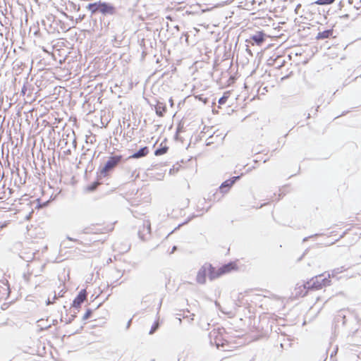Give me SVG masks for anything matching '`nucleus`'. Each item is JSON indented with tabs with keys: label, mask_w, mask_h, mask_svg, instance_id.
I'll return each instance as SVG.
<instances>
[{
	"label": "nucleus",
	"mask_w": 361,
	"mask_h": 361,
	"mask_svg": "<svg viewBox=\"0 0 361 361\" xmlns=\"http://www.w3.org/2000/svg\"><path fill=\"white\" fill-rule=\"evenodd\" d=\"M307 118H310V114H308L307 116Z\"/></svg>",
	"instance_id": "44"
},
{
	"label": "nucleus",
	"mask_w": 361,
	"mask_h": 361,
	"mask_svg": "<svg viewBox=\"0 0 361 361\" xmlns=\"http://www.w3.org/2000/svg\"><path fill=\"white\" fill-rule=\"evenodd\" d=\"M235 267V264L233 262L226 264L219 268V274L222 276L223 274L230 272L231 270L234 269Z\"/></svg>",
	"instance_id": "15"
},
{
	"label": "nucleus",
	"mask_w": 361,
	"mask_h": 361,
	"mask_svg": "<svg viewBox=\"0 0 361 361\" xmlns=\"http://www.w3.org/2000/svg\"><path fill=\"white\" fill-rule=\"evenodd\" d=\"M27 66L20 59H16L13 63V69L16 75L20 74Z\"/></svg>",
	"instance_id": "9"
},
{
	"label": "nucleus",
	"mask_w": 361,
	"mask_h": 361,
	"mask_svg": "<svg viewBox=\"0 0 361 361\" xmlns=\"http://www.w3.org/2000/svg\"><path fill=\"white\" fill-rule=\"evenodd\" d=\"M208 269H212V264H204L198 271L196 281L198 283L204 284L206 282V276L208 274Z\"/></svg>",
	"instance_id": "5"
},
{
	"label": "nucleus",
	"mask_w": 361,
	"mask_h": 361,
	"mask_svg": "<svg viewBox=\"0 0 361 361\" xmlns=\"http://www.w3.org/2000/svg\"><path fill=\"white\" fill-rule=\"evenodd\" d=\"M176 250H177V246L174 245V246L172 247V250H171V251L170 254L173 253Z\"/></svg>",
	"instance_id": "33"
},
{
	"label": "nucleus",
	"mask_w": 361,
	"mask_h": 361,
	"mask_svg": "<svg viewBox=\"0 0 361 361\" xmlns=\"http://www.w3.org/2000/svg\"><path fill=\"white\" fill-rule=\"evenodd\" d=\"M199 99L200 100H202V102H204V104H206L207 102V99L205 98V99H202L200 96L199 97Z\"/></svg>",
	"instance_id": "35"
},
{
	"label": "nucleus",
	"mask_w": 361,
	"mask_h": 361,
	"mask_svg": "<svg viewBox=\"0 0 361 361\" xmlns=\"http://www.w3.org/2000/svg\"><path fill=\"white\" fill-rule=\"evenodd\" d=\"M30 86L27 82L24 83L21 89V94L25 95L28 90V87Z\"/></svg>",
	"instance_id": "26"
},
{
	"label": "nucleus",
	"mask_w": 361,
	"mask_h": 361,
	"mask_svg": "<svg viewBox=\"0 0 361 361\" xmlns=\"http://www.w3.org/2000/svg\"><path fill=\"white\" fill-rule=\"evenodd\" d=\"M76 314H77V312H74V313H73V314H72L71 315V318H68V319H66V320H63V319H64V318H63V317H62L61 318V322L65 321V322H66V324H70V323H71V322L74 320V319L76 317Z\"/></svg>",
	"instance_id": "23"
},
{
	"label": "nucleus",
	"mask_w": 361,
	"mask_h": 361,
	"mask_svg": "<svg viewBox=\"0 0 361 361\" xmlns=\"http://www.w3.org/2000/svg\"><path fill=\"white\" fill-rule=\"evenodd\" d=\"M330 282L331 281L329 280V278L328 276L324 277V274H319L318 276H316L312 278L310 281H307L305 283H304L303 288L306 290L303 294L300 293V295H301L302 296H305L307 293V290L321 289L323 287L329 286Z\"/></svg>",
	"instance_id": "3"
},
{
	"label": "nucleus",
	"mask_w": 361,
	"mask_h": 361,
	"mask_svg": "<svg viewBox=\"0 0 361 361\" xmlns=\"http://www.w3.org/2000/svg\"><path fill=\"white\" fill-rule=\"evenodd\" d=\"M73 144L74 145V147L75 148L76 147V141H75V140H73Z\"/></svg>",
	"instance_id": "42"
},
{
	"label": "nucleus",
	"mask_w": 361,
	"mask_h": 361,
	"mask_svg": "<svg viewBox=\"0 0 361 361\" xmlns=\"http://www.w3.org/2000/svg\"><path fill=\"white\" fill-rule=\"evenodd\" d=\"M116 272H117V276H121L123 275L122 274H121V271H118V270H117Z\"/></svg>",
	"instance_id": "39"
},
{
	"label": "nucleus",
	"mask_w": 361,
	"mask_h": 361,
	"mask_svg": "<svg viewBox=\"0 0 361 361\" xmlns=\"http://www.w3.org/2000/svg\"><path fill=\"white\" fill-rule=\"evenodd\" d=\"M199 99L200 100H202V102H204V104H206L207 102V99L205 98V99H202L200 96L199 97Z\"/></svg>",
	"instance_id": "36"
},
{
	"label": "nucleus",
	"mask_w": 361,
	"mask_h": 361,
	"mask_svg": "<svg viewBox=\"0 0 361 361\" xmlns=\"http://www.w3.org/2000/svg\"><path fill=\"white\" fill-rule=\"evenodd\" d=\"M89 151H90V149H87V152H89ZM87 152H85V153L82 154V155H81V159H85V157H86V156H87Z\"/></svg>",
	"instance_id": "31"
},
{
	"label": "nucleus",
	"mask_w": 361,
	"mask_h": 361,
	"mask_svg": "<svg viewBox=\"0 0 361 361\" xmlns=\"http://www.w3.org/2000/svg\"><path fill=\"white\" fill-rule=\"evenodd\" d=\"M159 327V322H155L151 327V329L149 332V334H153Z\"/></svg>",
	"instance_id": "24"
},
{
	"label": "nucleus",
	"mask_w": 361,
	"mask_h": 361,
	"mask_svg": "<svg viewBox=\"0 0 361 361\" xmlns=\"http://www.w3.org/2000/svg\"><path fill=\"white\" fill-rule=\"evenodd\" d=\"M264 36L265 34L264 32H258L250 37V42H252V44L260 45L265 40Z\"/></svg>",
	"instance_id": "10"
},
{
	"label": "nucleus",
	"mask_w": 361,
	"mask_h": 361,
	"mask_svg": "<svg viewBox=\"0 0 361 361\" xmlns=\"http://www.w3.org/2000/svg\"><path fill=\"white\" fill-rule=\"evenodd\" d=\"M56 294H54V298H53V300H50V298H48V300H47V302H47V305H50V304L54 303V300H56Z\"/></svg>",
	"instance_id": "28"
},
{
	"label": "nucleus",
	"mask_w": 361,
	"mask_h": 361,
	"mask_svg": "<svg viewBox=\"0 0 361 361\" xmlns=\"http://www.w3.org/2000/svg\"><path fill=\"white\" fill-rule=\"evenodd\" d=\"M82 233H88L87 229V228L84 229V230L82 231Z\"/></svg>",
	"instance_id": "41"
},
{
	"label": "nucleus",
	"mask_w": 361,
	"mask_h": 361,
	"mask_svg": "<svg viewBox=\"0 0 361 361\" xmlns=\"http://www.w3.org/2000/svg\"><path fill=\"white\" fill-rule=\"evenodd\" d=\"M331 37H334L333 29H329L322 32H319L315 38L317 40H322L325 39H329Z\"/></svg>",
	"instance_id": "12"
},
{
	"label": "nucleus",
	"mask_w": 361,
	"mask_h": 361,
	"mask_svg": "<svg viewBox=\"0 0 361 361\" xmlns=\"http://www.w3.org/2000/svg\"><path fill=\"white\" fill-rule=\"evenodd\" d=\"M209 337L210 339L211 344H215L217 348L219 347V345H222L223 343H221V333L220 331V329H213L211 331L209 334Z\"/></svg>",
	"instance_id": "7"
},
{
	"label": "nucleus",
	"mask_w": 361,
	"mask_h": 361,
	"mask_svg": "<svg viewBox=\"0 0 361 361\" xmlns=\"http://www.w3.org/2000/svg\"><path fill=\"white\" fill-rule=\"evenodd\" d=\"M305 252L303 253V255L298 259V262H300V260H302V257L305 256Z\"/></svg>",
	"instance_id": "38"
},
{
	"label": "nucleus",
	"mask_w": 361,
	"mask_h": 361,
	"mask_svg": "<svg viewBox=\"0 0 361 361\" xmlns=\"http://www.w3.org/2000/svg\"><path fill=\"white\" fill-rule=\"evenodd\" d=\"M154 109L156 114L159 117H163L167 110L166 104L160 101H157Z\"/></svg>",
	"instance_id": "11"
},
{
	"label": "nucleus",
	"mask_w": 361,
	"mask_h": 361,
	"mask_svg": "<svg viewBox=\"0 0 361 361\" xmlns=\"http://www.w3.org/2000/svg\"><path fill=\"white\" fill-rule=\"evenodd\" d=\"M29 276H30V274L28 275L24 274L23 277L26 281H29Z\"/></svg>",
	"instance_id": "34"
},
{
	"label": "nucleus",
	"mask_w": 361,
	"mask_h": 361,
	"mask_svg": "<svg viewBox=\"0 0 361 361\" xmlns=\"http://www.w3.org/2000/svg\"><path fill=\"white\" fill-rule=\"evenodd\" d=\"M122 160V155L116 154L109 157L104 165L100 167L98 176L102 178L109 176L121 163Z\"/></svg>",
	"instance_id": "2"
},
{
	"label": "nucleus",
	"mask_w": 361,
	"mask_h": 361,
	"mask_svg": "<svg viewBox=\"0 0 361 361\" xmlns=\"http://www.w3.org/2000/svg\"><path fill=\"white\" fill-rule=\"evenodd\" d=\"M318 235H319V234L316 233V234H314V235H310V236H308V237H305V238H303L302 241H303V242H306V241H307L310 238H313V237H316V236H318Z\"/></svg>",
	"instance_id": "29"
},
{
	"label": "nucleus",
	"mask_w": 361,
	"mask_h": 361,
	"mask_svg": "<svg viewBox=\"0 0 361 361\" xmlns=\"http://www.w3.org/2000/svg\"><path fill=\"white\" fill-rule=\"evenodd\" d=\"M169 147H166V146H164V147H159V148H157L155 152H154V154L156 156H160V155H162L165 153H166L167 150H168Z\"/></svg>",
	"instance_id": "18"
},
{
	"label": "nucleus",
	"mask_w": 361,
	"mask_h": 361,
	"mask_svg": "<svg viewBox=\"0 0 361 361\" xmlns=\"http://www.w3.org/2000/svg\"><path fill=\"white\" fill-rule=\"evenodd\" d=\"M183 128V126H181L180 124H179V125H178V128H177V130H176V135H177L179 133L182 132Z\"/></svg>",
	"instance_id": "30"
},
{
	"label": "nucleus",
	"mask_w": 361,
	"mask_h": 361,
	"mask_svg": "<svg viewBox=\"0 0 361 361\" xmlns=\"http://www.w3.org/2000/svg\"><path fill=\"white\" fill-rule=\"evenodd\" d=\"M99 185V183L98 181H94L87 186V190L90 192H93L97 188Z\"/></svg>",
	"instance_id": "21"
},
{
	"label": "nucleus",
	"mask_w": 361,
	"mask_h": 361,
	"mask_svg": "<svg viewBox=\"0 0 361 361\" xmlns=\"http://www.w3.org/2000/svg\"><path fill=\"white\" fill-rule=\"evenodd\" d=\"M67 240H70V241H73V242H76V243H78L80 244H81L82 243L78 240V239H76V238H73L70 236H67L66 237Z\"/></svg>",
	"instance_id": "27"
},
{
	"label": "nucleus",
	"mask_w": 361,
	"mask_h": 361,
	"mask_svg": "<svg viewBox=\"0 0 361 361\" xmlns=\"http://www.w3.org/2000/svg\"><path fill=\"white\" fill-rule=\"evenodd\" d=\"M169 103H170V106H171V107H172V106H173V104H173V100L172 97H171V98L169 99Z\"/></svg>",
	"instance_id": "32"
},
{
	"label": "nucleus",
	"mask_w": 361,
	"mask_h": 361,
	"mask_svg": "<svg viewBox=\"0 0 361 361\" xmlns=\"http://www.w3.org/2000/svg\"><path fill=\"white\" fill-rule=\"evenodd\" d=\"M221 275L219 274V269L217 270L212 266V269H208V277L209 280L212 281L214 280Z\"/></svg>",
	"instance_id": "16"
},
{
	"label": "nucleus",
	"mask_w": 361,
	"mask_h": 361,
	"mask_svg": "<svg viewBox=\"0 0 361 361\" xmlns=\"http://www.w3.org/2000/svg\"><path fill=\"white\" fill-rule=\"evenodd\" d=\"M64 153L66 154H71V149H68L66 151H65Z\"/></svg>",
	"instance_id": "37"
},
{
	"label": "nucleus",
	"mask_w": 361,
	"mask_h": 361,
	"mask_svg": "<svg viewBox=\"0 0 361 361\" xmlns=\"http://www.w3.org/2000/svg\"><path fill=\"white\" fill-rule=\"evenodd\" d=\"M348 268L345 267V266H342L341 267L335 268L331 271V274H328V277L330 278L331 276L334 277L337 276L338 274H341L345 271H346Z\"/></svg>",
	"instance_id": "17"
},
{
	"label": "nucleus",
	"mask_w": 361,
	"mask_h": 361,
	"mask_svg": "<svg viewBox=\"0 0 361 361\" xmlns=\"http://www.w3.org/2000/svg\"><path fill=\"white\" fill-rule=\"evenodd\" d=\"M4 290L5 291H7V290H8V288H4Z\"/></svg>",
	"instance_id": "45"
},
{
	"label": "nucleus",
	"mask_w": 361,
	"mask_h": 361,
	"mask_svg": "<svg viewBox=\"0 0 361 361\" xmlns=\"http://www.w3.org/2000/svg\"><path fill=\"white\" fill-rule=\"evenodd\" d=\"M86 8L92 15L98 13H101L104 16H114L118 15V8L113 4L100 0L88 4Z\"/></svg>",
	"instance_id": "1"
},
{
	"label": "nucleus",
	"mask_w": 361,
	"mask_h": 361,
	"mask_svg": "<svg viewBox=\"0 0 361 361\" xmlns=\"http://www.w3.org/2000/svg\"><path fill=\"white\" fill-rule=\"evenodd\" d=\"M336 0H317L314 4L318 5H330L333 4Z\"/></svg>",
	"instance_id": "20"
},
{
	"label": "nucleus",
	"mask_w": 361,
	"mask_h": 361,
	"mask_svg": "<svg viewBox=\"0 0 361 361\" xmlns=\"http://www.w3.org/2000/svg\"><path fill=\"white\" fill-rule=\"evenodd\" d=\"M149 153V149L147 147H144L140 148L138 151L133 154L129 158L133 159H139L145 157Z\"/></svg>",
	"instance_id": "14"
},
{
	"label": "nucleus",
	"mask_w": 361,
	"mask_h": 361,
	"mask_svg": "<svg viewBox=\"0 0 361 361\" xmlns=\"http://www.w3.org/2000/svg\"><path fill=\"white\" fill-rule=\"evenodd\" d=\"M228 97H229V93L228 92H224V95L219 98L218 102L220 105H222V104H224L228 99Z\"/></svg>",
	"instance_id": "19"
},
{
	"label": "nucleus",
	"mask_w": 361,
	"mask_h": 361,
	"mask_svg": "<svg viewBox=\"0 0 361 361\" xmlns=\"http://www.w3.org/2000/svg\"><path fill=\"white\" fill-rule=\"evenodd\" d=\"M151 233V224L149 220H143L142 226L139 227L138 236L142 240H146Z\"/></svg>",
	"instance_id": "4"
},
{
	"label": "nucleus",
	"mask_w": 361,
	"mask_h": 361,
	"mask_svg": "<svg viewBox=\"0 0 361 361\" xmlns=\"http://www.w3.org/2000/svg\"><path fill=\"white\" fill-rule=\"evenodd\" d=\"M13 193L12 189L6 188L4 185L0 189V200H8Z\"/></svg>",
	"instance_id": "13"
},
{
	"label": "nucleus",
	"mask_w": 361,
	"mask_h": 361,
	"mask_svg": "<svg viewBox=\"0 0 361 361\" xmlns=\"http://www.w3.org/2000/svg\"><path fill=\"white\" fill-rule=\"evenodd\" d=\"M57 323V320H54L53 321V324H56Z\"/></svg>",
	"instance_id": "43"
},
{
	"label": "nucleus",
	"mask_w": 361,
	"mask_h": 361,
	"mask_svg": "<svg viewBox=\"0 0 361 361\" xmlns=\"http://www.w3.org/2000/svg\"><path fill=\"white\" fill-rule=\"evenodd\" d=\"M274 61L275 64L277 66L278 68H280L282 66H283L285 63V60L281 56H277Z\"/></svg>",
	"instance_id": "22"
},
{
	"label": "nucleus",
	"mask_w": 361,
	"mask_h": 361,
	"mask_svg": "<svg viewBox=\"0 0 361 361\" xmlns=\"http://www.w3.org/2000/svg\"><path fill=\"white\" fill-rule=\"evenodd\" d=\"M130 324H131V319H130V320L128 322V323H127V326H126V327H127V328H129V326H130Z\"/></svg>",
	"instance_id": "40"
},
{
	"label": "nucleus",
	"mask_w": 361,
	"mask_h": 361,
	"mask_svg": "<svg viewBox=\"0 0 361 361\" xmlns=\"http://www.w3.org/2000/svg\"><path fill=\"white\" fill-rule=\"evenodd\" d=\"M87 295V293L85 289L81 290L73 300L72 307L78 310L81 304L86 300Z\"/></svg>",
	"instance_id": "8"
},
{
	"label": "nucleus",
	"mask_w": 361,
	"mask_h": 361,
	"mask_svg": "<svg viewBox=\"0 0 361 361\" xmlns=\"http://www.w3.org/2000/svg\"><path fill=\"white\" fill-rule=\"evenodd\" d=\"M92 314V310L91 309H87L86 310V312L85 313V314L82 317V320L85 321V320L88 319L89 318H90Z\"/></svg>",
	"instance_id": "25"
},
{
	"label": "nucleus",
	"mask_w": 361,
	"mask_h": 361,
	"mask_svg": "<svg viewBox=\"0 0 361 361\" xmlns=\"http://www.w3.org/2000/svg\"><path fill=\"white\" fill-rule=\"evenodd\" d=\"M240 178V176H233L230 179H228L223 182L221 185L219 186V190L221 193L226 194L227 193L230 188L233 185V184L239 180Z\"/></svg>",
	"instance_id": "6"
}]
</instances>
